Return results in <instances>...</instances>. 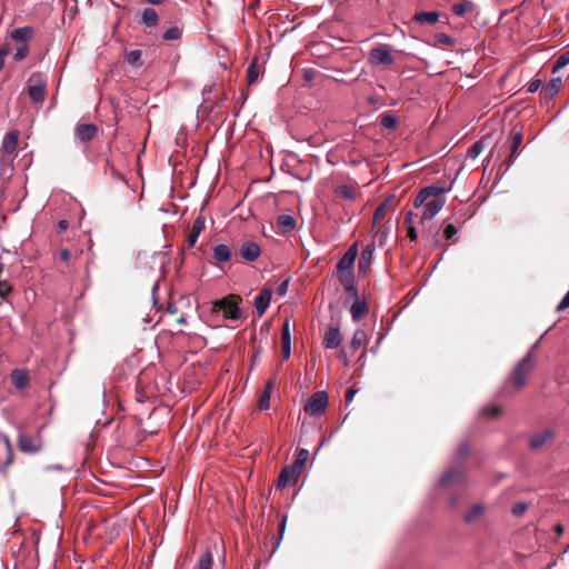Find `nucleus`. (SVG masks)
<instances>
[{
    "mask_svg": "<svg viewBox=\"0 0 569 569\" xmlns=\"http://www.w3.org/2000/svg\"><path fill=\"white\" fill-rule=\"evenodd\" d=\"M366 342H367V333L363 330L358 329L353 332L352 339L350 341V348L353 351H357L362 346H365Z\"/></svg>",
    "mask_w": 569,
    "mask_h": 569,
    "instance_id": "obj_30",
    "label": "nucleus"
},
{
    "mask_svg": "<svg viewBox=\"0 0 569 569\" xmlns=\"http://www.w3.org/2000/svg\"><path fill=\"white\" fill-rule=\"evenodd\" d=\"M351 317L355 322L361 320L368 312L367 303L363 299H355L350 308Z\"/></svg>",
    "mask_w": 569,
    "mask_h": 569,
    "instance_id": "obj_20",
    "label": "nucleus"
},
{
    "mask_svg": "<svg viewBox=\"0 0 569 569\" xmlns=\"http://www.w3.org/2000/svg\"><path fill=\"white\" fill-rule=\"evenodd\" d=\"M419 216V213H413L412 211H408L405 217V224L407 227L413 226V217Z\"/></svg>",
    "mask_w": 569,
    "mask_h": 569,
    "instance_id": "obj_60",
    "label": "nucleus"
},
{
    "mask_svg": "<svg viewBox=\"0 0 569 569\" xmlns=\"http://www.w3.org/2000/svg\"><path fill=\"white\" fill-rule=\"evenodd\" d=\"M277 224L282 233L291 232L297 224L296 218L291 214H280Z\"/></svg>",
    "mask_w": 569,
    "mask_h": 569,
    "instance_id": "obj_24",
    "label": "nucleus"
},
{
    "mask_svg": "<svg viewBox=\"0 0 569 569\" xmlns=\"http://www.w3.org/2000/svg\"><path fill=\"white\" fill-rule=\"evenodd\" d=\"M29 53V48H28V44H20L17 50H16V53L13 56V59L16 61H21L23 60L24 58H27Z\"/></svg>",
    "mask_w": 569,
    "mask_h": 569,
    "instance_id": "obj_45",
    "label": "nucleus"
},
{
    "mask_svg": "<svg viewBox=\"0 0 569 569\" xmlns=\"http://www.w3.org/2000/svg\"><path fill=\"white\" fill-rule=\"evenodd\" d=\"M33 29L29 26H26L12 30L11 38L16 42H19L21 44H28V41H30L33 38Z\"/></svg>",
    "mask_w": 569,
    "mask_h": 569,
    "instance_id": "obj_18",
    "label": "nucleus"
},
{
    "mask_svg": "<svg viewBox=\"0 0 569 569\" xmlns=\"http://www.w3.org/2000/svg\"><path fill=\"white\" fill-rule=\"evenodd\" d=\"M239 253L243 260L253 262L260 257L261 249L257 242L247 240L242 242Z\"/></svg>",
    "mask_w": 569,
    "mask_h": 569,
    "instance_id": "obj_12",
    "label": "nucleus"
},
{
    "mask_svg": "<svg viewBox=\"0 0 569 569\" xmlns=\"http://www.w3.org/2000/svg\"><path fill=\"white\" fill-rule=\"evenodd\" d=\"M11 292V286L0 279V298H6Z\"/></svg>",
    "mask_w": 569,
    "mask_h": 569,
    "instance_id": "obj_56",
    "label": "nucleus"
},
{
    "mask_svg": "<svg viewBox=\"0 0 569 569\" xmlns=\"http://www.w3.org/2000/svg\"><path fill=\"white\" fill-rule=\"evenodd\" d=\"M569 308V291L565 295L562 300L557 306V311H563L565 309Z\"/></svg>",
    "mask_w": 569,
    "mask_h": 569,
    "instance_id": "obj_57",
    "label": "nucleus"
},
{
    "mask_svg": "<svg viewBox=\"0 0 569 569\" xmlns=\"http://www.w3.org/2000/svg\"><path fill=\"white\" fill-rule=\"evenodd\" d=\"M422 238H427V239L432 240V244L435 247L439 246V243H440V238H439V231L438 230H436L435 233H431L430 230L429 231L423 230L422 231Z\"/></svg>",
    "mask_w": 569,
    "mask_h": 569,
    "instance_id": "obj_49",
    "label": "nucleus"
},
{
    "mask_svg": "<svg viewBox=\"0 0 569 569\" xmlns=\"http://www.w3.org/2000/svg\"><path fill=\"white\" fill-rule=\"evenodd\" d=\"M521 143H522V133L515 132L512 134V141H511V146H510V154L505 160L506 169H509L511 167V164L513 163V161L516 159V153Z\"/></svg>",
    "mask_w": 569,
    "mask_h": 569,
    "instance_id": "obj_22",
    "label": "nucleus"
},
{
    "mask_svg": "<svg viewBox=\"0 0 569 569\" xmlns=\"http://www.w3.org/2000/svg\"><path fill=\"white\" fill-rule=\"evenodd\" d=\"M475 3L470 0H462L452 6V11L456 16L462 17L468 12L473 11Z\"/></svg>",
    "mask_w": 569,
    "mask_h": 569,
    "instance_id": "obj_29",
    "label": "nucleus"
},
{
    "mask_svg": "<svg viewBox=\"0 0 569 569\" xmlns=\"http://www.w3.org/2000/svg\"><path fill=\"white\" fill-rule=\"evenodd\" d=\"M286 525H287V516H283L281 521H280V525H279V533H278V537H277L276 546H274L272 551H274L279 547V545H280V542H281V540L283 538L284 531H286Z\"/></svg>",
    "mask_w": 569,
    "mask_h": 569,
    "instance_id": "obj_46",
    "label": "nucleus"
},
{
    "mask_svg": "<svg viewBox=\"0 0 569 569\" xmlns=\"http://www.w3.org/2000/svg\"><path fill=\"white\" fill-rule=\"evenodd\" d=\"M299 477H300L299 471H293V469H291V465L286 466L281 469V471L279 473L277 487L279 489H283L290 483H296L298 481Z\"/></svg>",
    "mask_w": 569,
    "mask_h": 569,
    "instance_id": "obj_13",
    "label": "nucleus"
},
{
    "mask_svg": "<svg viewBox=\"0 0 569 569\" xmlns=\"http://www.w3.org/2000/svg\"><path fill=\"white\" fill-rule=\"evenodd\" d=\"M10 377L12 385L19 390L24 389L29 383V375L23 369L12 370Z\"/></svg>",
    "mask_w": 569,
    "mask_h": 569,
    "instance_id": "obj_19",
    "label": "nucleus"
},
{
    "mask_svg": "<svg viewBox=\"0 0 569 569\" xmlns=\"http://www.w3.org/2000/svg\"><path fill=\"white\" fill-rule=\"evenodd\" d=\"M260 76L259 66L257 62V59H254L248 67L247 70V77H248V83L253 84L258 81Z\"/></svg>",
    "mask_w": 569,
    "mask_h": 569,
    "instance_id": "obj_34",
    "label": "nucleus"
},
{
    "mask_svg": "<svg viewBox=\"0 0 569 569\" xmlns=\"http://www.w3.org/2000/svg\"><path fill=\"white\" fill-rule=\"evenodd\" d=\"M74 134L80 142L88 143L97 137L98 127L94 123H80L76 127Z\"/></svg>",
    "mask_w": 569,
    "mask_h": 569,
    "instance_id": "obj_10",
    "label": "nucleus"
},
{
    "mask_svg": "<svg viewBox=\"0 0 569 569\" xmlns=\"http://www.w3.org/2000/svg\"><path fill=\"white\" fill-rule=\"evenodd\" d=\"M336 193H337V196L342 197L348 200H355L356 194H357L356 189L350 186H347V184H342V186L338 187L336 189Z\"/></svg>",
    "mask_w": 569,
    "mask_h": 569,
    "instance_id": "obj_36",
    "label": "nucleus"
},
{
    "mask_svg": "<svg viewBox=\"0 0 569 569\" xmlns=\"http://www.w3.org/2000/svg\"><path fill=\"white\" fill-rule=\"evenodd\" d=\"M345 289L351 296V298H353V299L359 298L356 284H349V287H346Z\"/></svg>",
    "mask_w": 569,
    "mask_h": 569,
    "instance_id": "obj_64",
    "label": "nucleus"
},
{
    "mask_svg": "<svg viewBox=\"0 0 569 569\" xmlns=\"http://www.w3.org/2000/svg\"><path fill=\"white\" fill-rule=\"evenodd\" d=\"M212 256L218 262H228L231 259V250L227 244L220 243L213 247Z\"/></svg>",
    "mask_w": 569,
    "mask_h": 569,
    "instance_id": "obj_27",
    "label": "nucleus"
},
{
    "mask_svg": "<svg viewBox=\"0 0 569 569\" xmlns=\"http://www.w3.org/2000/svg\"><path fill=\"white\" fill-rule=\"evenodd\" d=\"M140 22L146 28H153L159 22V16H158L157 11L153 8H150V7L144 8L142 13H141Z\"/></svg>",
    "mask_w": 569,
    "mask_h": 569,
    "instance_id": "obj_23",
    "label": "nucleus"
},
{
    "mask_svg": "<svg viewBox=\"0 0 569 569\" xmlns=\"http://www.w3.org/2000/svg\"><path fill=\"white\" fill-rule=\"evenodd\" d=\"M271 300V290L263 288L259 295L254 298V307L258 317H261L268 309Z\"/></svg>",
    "mask_w": 569,
    "mask_h": 569,
    "instance_id": "obj_15",
    "label": "nucleus"
},
{
    "mask_svg": "<svg viewBox=\"0 0 569 569\" xmlns=\"http://www.w3.org/2000/svg\"><path fill=\"white\" fill-rule=\"evenodd\" d=\"M240 298L237 296L230 295L222 299L216 300L213 302V311L222 312V317L227 320L237 321L242 318V311L239 307Z\"/></svg>",
    "mask_w": 569,
    "mask_h": 569,
    "instance_id": "obj_4",
    "label": "nucleus"
},
{
    "mask_svg": "<svg viewBox=\"0 0 569 569\" xmlns=\"http://www.w3.org/2000/svg\"><path fill=\"white\" fill-rule=\"evenodd\" d=\"M46 425L40 426L34 435H29L20 431L17 438L18 449L27 455H36L43 448L42 431Z\"/></svg>",
    "mask_w": 569,
    "mask_h": 569,
    "instance_id": "obj_3",
    "label": "nucleus"
},
{
    "mask_svg": "<svg viewBox=\"0 0 569 569\" xmlns=\"http://www.w3.org/2000/svg\"><path fill=\"white\" fill-rule=\"evenodd\" d=\"M69 228V221L67 219H61L57 223L58 232H63Z\"/></svg>",
    "mask_w": 569,
    "mask_h": 569,
    "instance_id": "obj_61",
    "label": "nucleus"
},
{
    "mask_svg": "<svg viewBox=\"0 0 569 569\" xmlns=\"http://www.w3.org/2000/svg\"><path fill=\"white\" fill-rule=\"evenodd\" d=\"M368 62L371 66H391L395 63V57L387 44H379L369 51Z\"/></svg>",
    "mask_w": 569,
    "mask_h": 569,
    "instance_id": "obj_7",
    "label": "nucleus"
},
{
    "mask_svg": "<svg viewBox=\"0 0 569 569\" xmlns=\"http://www.w3.org/2000/svg\"><path fill=\"white\" fill-rule=\"evenodd\" d=\"M542 84V81L539 80V79H536V80H531L529 83H528V87H527V92L528 93H535L536 91L539 90V88L541 87Z\"/></svg>",
    "mask_w": 569,
    "mask_h": 569,
    "instance_id": "obj_54",
    "label": "nucleus"
},
{
    "mask_svg": "<svg viewBox=\"0 0 569 569\" xmlns=\"http://www.w3.org/2000/svg\"><path fill=\"white\" fill-rule=\"evenodd\" d=\"M467 480V471L461 467H455L447 470L440 478L439 485L442 487H450L453 485L463 483Z\"/></svg>",
    "mask_w": 569,
    "mask_h": 569,
    "instance_id": "obj_9",
    "label": "nucleus"
},
{
    "mask_svg": "<svg viewBox=\"0 0 569 569\" xmlns=\"http://www.w3.org/2000/svg\"><path fill=\"white\" fill-rule=\"evenodd\" d=\"M213 557L210 550H207L200 557L196 569H212Z\"/></svg>",
    "mask_w": 569,
    "mask_h": 569,
    "instance_id": "obj_35",
    "label": "nucleus"
},
{
    "mask_svg": "<svg viewBox=\"0 0 569 569\" xmlns=\"http://www.w3.org/2000/svg\"><path fill=\"white\" fill-rule=\"evenodd\" d=\"M456 44V41L453 38H451L447 33H439L436 37V43L435 46H447V47H453Z\"/></svg>",
    "mask_w": 569,
    "mask_h": 569,
    "instance_id": "obj_41",
    "label": "nucleus"
},
{
    "mask_svg": "<svg viewBox=\"0 0 569 569\" xmlns=\"http://www.w3.org/2000/svg\"><path fill=\"white\" fill-rule=\"evenodd\" d=\"M458 231H459V229L455 224L448 223L445 227L443 236L447 240H449V239H452L458 233Z\"/></svg>",
    "mask_w": 569,
    "mask_h": 569,
    "instance_id": "obj_48",
    "label": "nucleus"
},
{
    "mask_svg": "<svg viewBox=\"0 0 569 569\" xmlns=\"http://www.w3.org/2000/svg\"><path fill=\"white\" fill-rule=\"evenodd\" d=\"M340 283L346 288L349 284H355V278L352 272H343L339 276Z\"/></svg>",
    "mask_w": 569,
    "mask_h": 569,
    "instance_id": "obj_47",
    "label": "nucleus"
},
{
    "mask_svg": "<svg viewBox=\"0 0 569 569\" xmlns=\"http://www.w3.org/2000/svg\"><path fill=\"white\" fill-rule=\"evenodd\" d=\"M9 54L8 46L0 47V71L4 67L6 57Z\"/></svg>",
    "mask_w": 569,
    "mask_h": 569,
    "instance_id": "obj_58",
    "label": "nucleus"
},
{
    "mask_svg": "<svg viewBox=\"0 0 569 569\" xmlns=\"http://www.w3.org/2000/svg\"><path fill=\"white\" fill-rule=\"evenodd\" d=\"M526 509H527V505L526 503L518 502V503L512 506V510L511 511H512V515L519 517V516L525 513Z\"/></svg>",
    "mask_w": 569,
    "mask_h": 569,
    "instance_id": "obj_55",
    "label": "nucleus"
},
{
    "mask_svg": "<svg viewBox=\"0 0 569 569\" xmlns=\"http://www.w3.org/2000/svg\"><path fill=\"white\" fill-rule=\"evenodd\" d=\"M502 412V408L499 406H487L481 410V415L486 418H496Z\"/></svg>",
    "mask_w": 569,
    "mask_h": 569,
    "instance_id": "obj_40",
    "label": "nucleus"
},
{
    "mask_svg": "<svg viewBox=\"0 0 569 569\" xmlns=\"http://www.w3.org/2000/svg\"><path fill=\"white\" fill-rule=\"evenodd\" d=\"M141 56L142 51L140 49H134L126 53L124 60L127 63L133 67H140L141 66Z\"/></svg>",
    "mask_w": 569,
    "mask_h": 569,
    "instance_id": "obj_33",
    "label": "nucleus"
},
{
    "mask_svg": "<svg viewBox=\"0 0 569 569\" xmlns=\"http://www.w3.org/2000/svg\"><path fill=\"white\" fill-rule=\"evenodd\" d=\"M555 437V431L552 429H545L540 432H536L531 436L529 441V447L533 450L540 449L546 443H548Z\"/></svg>",
    "mask_w": 569,
    "mask_h": 569,
    "instance_id": "obj_14",
    "label": "nucleus"
},
{
    "mask_svg": "<svg viewBox=\"0 0 569 569\" xmlns=\"http://www.w3.org/2000/svg\"><path fill=\"white\" fill-rule=\"evenodd\" d=\"M373 252H375V243L367 244L363 248V250L361 252L360 260H359V269L360 270H365V269L369 268L372 257H373Z\"/></svg>",
    "mask_w": 569,
    "mask_h": 569,
    "instance_id": "obj_28",
    "label": "nucleus"
},
{
    "mask_svg": "<svg viewBox=\"0 0 569 569\" xmlns=\"http://www.w3.org/2000/svg\"><path fill=\"white\" fill-rule=\"evenodd\" d=\"M393 202H395V197L389 196L377 207V209L375 210V213H373V223L375 224L379 223L385 218L387 210L389 209L390 206H392Z\"/></svg>",
    "mask_w": 569,
    "mask_h": 569,
    "instance_id": "obj_26",
    "label": "nucleus"
},
{
    "mask_svg": "<svg viewBox=\"0 0 569 569\" xmlns=\"http://www.w3.org/2000/svg\"><path fill=\"white\" fill-rule=\"evenodd\" d=\"M439 18H440V13L437 11H429V12L421 11V12H416L412 20L419 24H425V23L435 24L439 21Z\"/></svg>",
    "mask_w": 569,
    "mask_h": 569,
    "instance_id": "obj_21",
    "label": "nucleus"
},
{
    "mask_svg": "<svg viewBox=\"0 0 569 569\" xmlns=\"http://www.w3.org/2000/svg\"><path fill=\"white\" fill-rule=\"evenodd\" d=\"M3 443L6 446L7 451L9 452V457L6 461V466L10 465L12 462V447L11 442L8 436H2Z\"/></svg>",
    "mask_w": 569,
    "mask_h": 569,
    "instance_id": "obj_53",
    "label": "nucleus"
},
{
    "mask_svg": "<svg viewBox=\"0 0 569 569\" xmlns=\"http://www.w3.org/2000/svg\"><path fill=\"white\" fill-rule=\"evenodd\" d=\"M408 237L411 241H417L418 232L415 226L408 227Z\"/></svg>",
    "mask_w": 569,
    "mask_h": 569,
    "instance_id": "obj_63",
    "label": "nucleus"
},
{
    "mask_svg": "<svg viewBox=\"0 0 569 569\" xmlns=\"http://www.w3.org/2000/svg\"><path fill=\"white\" fill-rule=\"evenodd\" d=\"M20 132L17 129L10 130L2 140L0 153H1V161H8L10 160L12 153L16 151L18 146Z\"/></svg>",
    "mask_w": 569,
    "mask_h": 569,
    "instance_id": "obj_8",
    "label": "nucleus"
},
{
    "mask_svg": "<svg viewBox=\"0 0 569 569\" xmlns=\"http://www.w3.org/2000/svg\"><path fill=\"white\" fill-rule=\"evenodd\" d=\"M569 63V51L563 52L558 59L555 61L552 66V71L556 72L559 69L563 68Z\"/></svg>",
    "mask_w": 569,
    "mask_h": 569,
    "instance_id": "obj_42",
    "label": "nucleus"
},
{
    "mask_svg": "<svg viewBox=\"0 0 569 569\" xmlns=\"http://www.w3.org/2000/svg\"><path fill=\"white\" fill-rule=\"evenodd\" d=\"M58 254H59L60 261H62L66 266L70 264L72 254L69 249L63 248L59 251Z\"/></svg>",
    "mask_w": 569,
    "mask_h": 569,
    "instance_id": "obj_50",
    "label": "nucleus"
},
{
    "mask_svg": "<svg viewBox=\"0 0 569 569\" xmlns=\"http://www.w3.org/2000/svg\"><path fill=\"white\" fill-rule=\"evenodd\" d=\"M309 457V451L307 449H300L297 453L296 460L291 463V469L293 471H299L301 475L303 466L306 465Z\"/></svg>",
    "mask_w": 569,
    "mask_h": 569,
    "instance_id": "obj_31",
    "label": "nucleus"
},
{
    "mask_svg": "<svg viewBox=\"0 0 569 569\" xmlns=\"http://www.w3.org/2000/svg\"><path fill=\"white\" fill-rule=\"evenodd\" d=\"M380 124L385 129L395 130L399 124V119L391 113H386L381 116Z\"/></svg>",
    "mask_w": 569,
    "mask_h": 569,
    "instance_id": "obj_32",
    "label": "nucleus"
},
{
    "mask_svg": "<svg viewBox=\"0 0 569 569\" xmlns=\"http://www.w3.org/2000/svg\"><path fill=\"white\" fill-rule=\"evenodd\" d=\"M355 260L350 259L349 256H342L337 264V269L340 273L352 272Z\"/></svg>",
    "mask_w": 569,
    "mask_h": 569,
    "instance_id": "obj_37",
    "label": "nucleus"
},
{
    "mask_svg": "<svg viewBox=\"0 0 569 569\" xmlns=\"http://www.w3.org/2000/svg\"><path fill=\"white\" fill-rule=\"evenodd\" d=\"M282 342H291L290 323L288 319L282 326Z\"/></svg>",
    "mask_w": 569,
    "mask_h": 569,
    "instance_id": "obj_51",
    "label": "nucleus"
},
{
    "mask_svg": "<svg viewBox=\"0 0 569 569\" xmlns=\"http://www.w3.org/2000/svg\"><path fill=\"white\" fill-rule=\"evenodd\" d=\"M28 94L36 103H43L47 98V77L34 72L28 80Z\"/></svg>",
    "mask_w": 569,
    "mask_h": 569,
    "instance_id": "obj_5",
    "label": "nucleus"
},
{
    "mask_svg": "<svg viewBox=\"0 0 569 569\" xmlns=\"http://www.w3.org/2000/svg\"><path fill=\"white\" fill-rule=\"evenodd\" d=\"M328 407V395L326 391L315 392L308 398L303 410L310 417H320Z\"/></svg>",
    "mask_w": 569,
    "mask_h": 569,
    "instance_id": "obj_6",
    "label": "nucleus"
},
{
    "mask_svg": "<svg viewBox=\"0 0 569 569\" xmlns=\"http://www.w3.org/2000/svg\"><path fill=\"white\" fill-rule=\"evenodd\" d=\"M182 31L178 26L170 27L162 34V39L166 41L179 40L181 38Z\"/></svg>",
    "mask_w": 569,
    "mask_h": 569,
    "instance_id": "obj_39",
    "label": "nucleus"
},
{
    "mask_svg": "<svg viewBox=\"0 0 569 569\" xmlns=\"http://www.w3.org/2000/svg\"><path fill=\"white\" fill-rule=\"evenodd\" d=\"M469 451H470L469 443L467 441L461 442L455 452V460L457 462L465 460L468 457Z\"/></svg>",
    "mask_w": 569,
    "mask_h": 569,
    "instance_id": "obj_38",
    "label": "nucleus"
},
{
    "mask_svg": "<svg viewBox=\"0 0 569 569\" xmlns=\"http://www.w3.org/2000/svg\"><path fill=\"white\" fill-rule=\"evenodd\" d=\"M482 149H483L482 142L477 141L472 146L469 147V149L467 151V156L470 159H476L481 153Z\"/></svg>",
    "mask_w": 569,
    "mask_h": 569,
    "instance_id": "obj_43",
    "label": "nucleus"
},
{
    "mask_svg": "<svg viewBox=\"0 0 569 569\" xmlns=\"http://www.w3.org/2000/svg\"><path fill=\"white\" fill-rule=\"evenodd\" d=\"M204 227H206V220H204V217L200 213L194 219L192 227H191V231L188 234L187 242H188L189 247H193L196 244V242H197L200 233L203 231Z\"/></svg>",
    "mask_w": 569,
    "mask_h": 569,
    "instance_id": "obj_16",
    "label": "nucleus"
},
{
    "mask_svg": "<svg viewBox=\"0 0 569 569\" xmlns=\"http://www.w3.org/2000/svg\"><path fill=\"white\" fill-rule=\"evenodd\" d=\"M450 189L431 184L419 190L415 198L413 206L419 210L420 222L431 220L446 204L443 194Z\"/></svg>",
    "mask_w": 569,
    "mask_h": 569,
    "instance_id": "obj_1",
    "label": "nucleus"
},
{
    "mask_svg": "<svg viewBox=\"0 0 569 569\" xmlns=\"http://www.w3.org/2000/svg\"><path fill=\"white\" fill-rule=\"evenodd\" d=\"M561 79L560 78H553L551 79L545 87H542L540 91V96L546 100L549 101L553 99V97L559 92L561 88Z\"/></svg>",
    "mask_w": 569,
    "mask_h": 569,
    "instance_id": "obj_17",
    "label": "nucleus"
},
{
    "mask_svg": "<svg viewBox=\"0 0 569 569\" xmlns=\"http://www.w3.org/2000/svg\"><path fill=\"white\" fill-rule=\"evenodd\" d=\"M485 508L481 503H476L470 507L463 515V520L466 523H475L477 522L481 516L483 515Z\"/></svg>",
    "mask_w": 569,
    "mask_h": 569,
    "instance_id": "obj_25",
    "label": "nucleus"
},
{
    "mask_svg": "<svg viewBox=\"0 0 569 569\" xmlns=\"http://www.w3.org/2000/svg\"><path fill=\"white\" fill-rule=\"evenodd\" d=\"M291 355V342H282V358L288 360Z\"/></svg>",
    "mask_w": 569,
    "mask_h": 569,
    "instance_id": "obj_59",
    "label": "nucleus"
},
{
    "mask_svg": "<svg viewBox=\"0 0 569 569\" xmlns=\"http://www.w3.org/2000/svg\"><path fill=\"white\" fill-rule=\"evenodd\" d=\"M358 254L357 244L351 246L343 256H349L350 259L356 260Z\"/></svg>",
    "mask_w": 569,
    "mask_h": 569,
    "instance_id": "obj_62",
    "label": "nucleus"
},
{
    "mask_svg": "<svg viewBox=\"0 0 569 569\" xmlns=\"http://www.w3.org/2000/svg\"><path fill=\"white\" fill-rule=\"evenodd\" d=\"M289 282H290V278H287L286 280H283L274 290V292L278 295V296H284L288 291V287H289Z\"/></svg>",
    "mask_w": 569,
    "mask_h": 569,
    "instance_id": "obj_52",
    "label": "nucleus"
},
{
    "mask_svg": "<svg viewBox=\"0 0 569 569\" xmlns=\"http://www.w3.org/2000/svg\"><path fill=\"white\" fill-rule=\"evenodd\" d=\"M342 342V333L338 326H329L325 332L323 346L327 349H337Z\"/></svg>",
    "mask_w": 569,
    "mask_h": 569,
    "instance_id": "obj_11",
    "label": "nucleus"
},
{
    "mask_svg": "<svg viewBox=\"0 0 569 569\" xmlns=\"http://www.w3.org/2000/svg\"><path fill=\"white\" fill-rule=\"evenodd\" d=\"M536 345L527 352V355L519 360L513 367L510 375L506 378L501 393L507 392L509 389L518 391L522 389L528 380V377L535 368V355L533 349Z\"/></svg>",
    "mask_w": 569,
    "mask_h": 569,
    "instance_id": "obj_2",
    "label": "nucleus"
},
{
    "mask_svg": "<svg viewBox=\"0 0 569 569\" xmlns=\"http://www.w3.org/2000/svg\"><path fill=\"white\" fill-rule=\"evenodd\" d=\"M270 406V395L269 390H263L260 395L258 408L259 410H267Z\"/></svg>",
    "mask_w": 569,
    "mask_h": 569,
    "instance_id": "obj_44",
    "label": "nucleus"
}]
</instances>
